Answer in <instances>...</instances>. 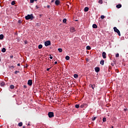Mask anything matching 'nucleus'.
Returning a JSON list of instances; mask_svg holds the SVG:
<instances>
[{"mask_svg":"<svg viewBox=\"0 0 128 128\" xmlns=\"http://www.w3.org/2000/svg\"><path fill=\"white\" fill-rule=\"evenodd\" d=\"M76 22H78V20H76Z\"/></svg>","mask_w":128,"mask_h":128,"instance_id":"5fc2aeb1","label":"nucleus"},{"mask_svg":"<svg viewBox=\"0 0 128 128\" xmlns=\"http://www.w3.org/2000/svg\"><path fill=\"white\" fill-rule=\"evenodd\" d=\"M75 108H80V104L75 105Z\"/></svg>","mask_w":128,"mask_h":128,"instance_id":"bb28decb","label":"nucleus"},{"mask_svg":"<svg viewBox=\"0 0 128 128\" xmlns=\"http://www.w3.org/2000/svg\"><path fill=\"white\" fill-rule=\"evenodd\" d=\"M34 1L36 2V1H38V0H34Z\"/></svg>","mask_w":128,"mask_h":128,"instance_id":"603ef678","label":"nucleus"},{"mask_svg":"<svg viewBox=\"0 0 128 128\" xmlns=\"http://www.w3.org/2000/svg\"><path fill=\"white\" fill-rule=\"evenodd\" d=\"M58 64V62L56 61L54 62V64Z\"/></svg>","mask_w":128,"mask_h":128,"instance_id":"49530a36","label":"nucleus"},{"mask_svg":"<svg viewBox=\"0 0 128 128\" xmlns=\"http://www.w3.org/2000/svg\"><path fill=\"white\" fill-rule=\"evenodd\" d=\"M28 84L30 86H32V80H29L28 82Z\"/></svg>","mask_w":128,"mask_h":128,"instance_id":"39448f33","label":"nucleus"},{"mask_svg":"<svg viewBox=\"0 0 128 128\" xmlns=\"http://www.w3.org/2000/svg\"><path fill=\"white\" fill-rule=\"evenodd\" d=\"M84 12H88V7H86V8H84Z\"/></svg>","mask_w":128,"mask_h":128,"instance_id":"dca6fc26","label":"nucleus"},{"mask_svg":"<svg viewBox=\"0 0 128 128\" xmlns=\"http://www.w3.org/2000/svg\"><path fill=\"white\" fill-rule=\"evenodd\" d=\"M52 2H54V0H52Z\"/></svg>","mask_w":128,"mask_h":128,"instance_id":"de8ad7c7","label":"nucleus"},{"mask_svg":"<svg viewBox=\"0 0 128 128\" xmlns=\"http://www.w3.org/2000/svg\"><path fill=\"white\" fill-rule=\"evenodd\" d=\"M74 78H78V74H74Z\"/></svg>","mask_w":128,"mask_h":128,"instance_id":"412c9836","label":"nucleus"},{"mask_svg":"<svg viewBox=\"0 0 128 128\" xmlns=\"http://www.w3.org/2000/svg\"><path fill=\"white\" fill-rule=\"evenodd\" d=\"M48 116L50 118H54V112H49L48 113Z\"/></svg>","mask_w":128,"mask_h":128,"instance_id":"7ed1b4c3","label":"nucleus"},{"mask_svg":"<svg viewBox=\"0 0 128 128\" xmlns=\"http://www.w3.org/2000/svg\"><path fill=\"white\" fill-rule=\"evenodd\" d=\"M10 58H14V56H10Z\"/></svg>","mask_w":128,"mask_h":128,"instance_id":"a19ab883","label":"nucleus"},{"mask_svg":"<svg viewBox=\"0 0 128 128\" xmlns=\"http://www.w3.org/2000/svg\"><path fill=\"white\" fill-rule=\"evenodd\" d=\"M118 56H120V54H118V53L117 54H116V57L118 58Z\"/></svg>","mask_w":128,"mask_h":128,"instance_id":"473e14b6","label":"nucleus"},{"mask_svg":"<svg viewBox=\"0 0 128 128\" xmlns=\"http://www.w3.org/2000/svg\"><path fill=\"white\" fill-rule=\"evenodd\" d=\"M102 2H103L102 0H99L98 1L99 4H102Z\"/></svg>","mask_w":128,"mask_h":128,"instance_id":"c85d7f7f","label":"nucleus"},{"mask_svg":"<svg viewBox=\"0 0 128 128\" xmlns=\"http://www.w3.org/2000/svg\"><path fill=\"white\" fill-rule=\"evenodd\" d=\"M63 22H64V24H66V18H64V19L63 20Z\"/></svg>","mask_w":128,"mask_h":128,"instance_id":"c756f323","label":"nucleus"},{"mask_svg":"<svg viewBox=\"0 0 128 128\" xmlns=\"http://www.w3.org/2000/svg\"><path fill=\"white\" fill-rule=\"evenodd\" d=\"M96 117H92V120L94 122V120H96Z\"/></svg>","mask_w":128,"mask_h":128,"instance_id":"7c9ffc66","label":"nucleus"},{"mask_svg":"<svg viewBox=\"0 0 128 128\" xmlns=\"http://www.w3.org/2000/svg\"><path fill=\"white\" fill-rule=\"evenodd\" d=\"M11 68H14V66H11Z\"/></svg>","mask_w":128,"mask_h":128,"instance_id":"8fccbe9b","label":"nucleus"},{"mask_svg":"<svg viewBox=\"0 0 128 128\" xmlns=\"http://www.w3.org/2000/svg\"><path fill=\"white\" fill-rule=\"evenodd\" d=\"M10 88H11V90H14V86L10 85Z\"/></svg>","mask_w":128,"mask_h":128,"instance_id":"4be33fe9","label":"nucleus"},{"mask_svg":"<svg viewBox=\"0 0 128 128\" xmlns=\"http://www.w3.org/2000/svg\"><path fill=\"white\" fill-rule=\"evenodd\" d=\"M25 18L27 20H34V16L33 14H28L26 16H25Z\"/></svg>","mask_w":128,"mask_h":128,"instance_id":"f257e3e1","label":"nucleus"},{"mask_svg":"<svg viewBox=\"0 0 128 128\" xmlns=\"http://www.w3.org/2000/svg\"><path fill=\"white\" fill-rule=\"evenodd\" d=\"M34 0H30V2H31V4L34 3Z\"/></svg>","mask_w":128,"mask_h":128,"instance_id":"c9c22d12","label":"nucleus"},{"mask_svg":"<svg viewBox=\"0 0 128 128\" xmlns=\"http://www.w3.org/2000/svg\"><path fill=\"white\" fill-rule=\"evenodd\" d=\"M94 70H95V72H100V68L99 67H96L94 68Z\"/></svg>","mask_w":128,"mask_h":128,"instance_id":"1a4fd4ad","label":"nucleus"},{"mask_svg":"<svg viewBox=\"0 0 128 128\" xmlns=\"http://www.w3.org/2000/svg\"><path fill=\"white\" fill-rule=\"evenodd\" d=\"M22 128H26V126H23Z\"/></svg>","mask_w":128,"mask_h":128,"instance_id":"3c124183","label":"nucleus"},{"mask_svg":"<svg viewBox=\"0 0 128 128\" xmlns=\"http://www.w3.org/2000/svg\"><path fill=\"white\" fill-rule=\"evenodd\" d=\"M17 66H20V63L18 64H17Z\"/></svg>","mask_w":128,"mask_h":128,"instance_id":"4c0bfd02","label":"nucleus"},{"mask_svg":"<svg viewBox=\"0 0 128 128\" xmlns=\"http://www.w3.org/2000/svg\"><path fill=\"white\" fill-rule=\"evenodd\" d=\"M18 72H20V71L16 70V71H15V72H14V74H18Z\"/></svg>","mask_w":128,"mask_h":128,"instance_id":"f704fd0d","label":"nucleus"},{"mask_svg":"<svg viewBox=\"0 0 128 128\" xmlns=\"http://www.w3.org/2000/svg\"><path fill=\"white\" fill-rule=\"evenodd\" d=\"M50 68H47L46 69V70L48 71V70H50Z\"/></svg>","mask_w":128,"mask_h":128,"instance_id":"58836bf2","label":"nucleus"},{"mask_svg":"<svg viewBox=\"0 0 128 128\" xmlns=\"http://www.w3.org/2000/svg\"><path fill=\"white\" fill-rule=\"evenodd\" d=\"M24 88H26L27 86H26L24 85Z\"/></svg>","mask_w":128,"mask_h":128,"instance_id":"ea45409f","label":"nucleus"},{"mask_svg":"<svg viewBox=\"0 0 128 128\" xmlns=\"http://www.w3.org/2000/svg\"><path fill=\"white\" fill-rule=\"evenodd\" d=\"M102 120H103L104 122H106V118H104L102 119Z\"/></svg>","mask_w":128,"mask_h":128,"instance_id":"cd10ccee","label":"nucleus"},{"mask_svg":"<svg viewBox=\"0 0 128 128\" xmlns=\"http://www.w3.org/2000/svg\"><path fill=\"white\" fill-rule=\"evenodd\" d=\"M114 32H117L119 36H120V30H118L116 27H114Z\"/></svg>","mask_w":128,"mask_h":128,"instance_id":"f03ea898","label":"nucleus"},{"mask_svg":"<svg viewBox=\"0 0 128 128\" xmlns=\"http://www.w3.org/2000/svg\"><path fill=\"white\" fill-rule=\"evenodd\" d=\"M0 86H4V82H2L0 83Z\"/></svg>","mask_w":128,"mask_h":128,"instance_id":"a878e982","label":"nucleus"},{"mask_svg":"<svg viewBox=\"0 0 128 128\" xmlns=\"http://www.w3.org/2000/svg\"><path fill=\"white\" fill-rule=\"evenodd\" d=\"M60 4V2L59 0H56L55 1V4H56V6H58Z\"/></svg>","mask_w":128,"mask_h":128,"instance_id":"6e6552de","label":"nucleus"},{"mask_svg":"<svg viewBox=\"0 0 128 128\" xmlns=\"http://www.w3.org/2000/svg\"><path fill=\"white\" fill-rule=\"evenodd\" d=\"M92 28H98V26L96 24H93Z\"/></svg>","mask_w":128,"mask_h":128,"instance_id":"f8f14e48","label":"nucleus"},{"mask_svg":"<svg viewBox=\"0 0 128 128\" xmlns=\"http://www.w3.org/2000/svg\"><path fill=\"white\" fill-rule=\"evenodd\" d=\"M44 44L46 46H50V40L46 41L44 42Z\"/></svg>","mask_w":128,"mask_h":128,"instance_id":"20e7f679","label":"nucleus"},{"mask_svg":"<svg viewBox=\"0 0 128 128\" xmlns=\"http://www.w3.org/2000/svg\"><path fill=\"white\" fill-rule=\"evenodd\" d=\"M126 110H128V109H126V108L124 109V112H126Z\"/></svg>","mask_w":128,"mask_h":128,"instance_id":"c03bdc74","label":"nucleus"},{"mask_svg":"<svg viewBox=\"0 0 128 128\" xmlns=\"http://www.w3.org/2000/svg\"><path fill=\"white\" fill-rule=\"evenodd\" d=\"M28 126H30V124H28Z\"/></svg>","mask_w":128,"mask_h":128,"instance_id":"bf43d9fd","label":"nucleus"},{"mask_svg":"<svg viewBox=\"0 0 128 128\" xmlns=\"http://www.w3.org/2000/svg\"><path fill=\"white\" fill-rule=\"evenodd\" d=\"M90 86L92 88V90H94V88H96V84H94L93 85L90 84Z\"/></svg>","mask_w":128,"mask_h":128,"instance_id":"9b49d317","label":"nucleus"},{"mask_svg":"<svg viewBox=\"0 0 128 128\" xmlns=\"http://www.w3.org/2000/svg\"><path fill=\"white\" fill-rule=\"evenodd\" d=\"M25 44H26V42H25Z\"/></svg>","mask_w":128,"mask_h":128,"instance_id":"13d9d810","label":"nucleus"},{"mask_svg":"<svg viewBox=\"0 0 128 128\" xmlns=\"http://www.w3.org/2000/svg\"><path fill=\"white\" fill-rule=\"evenodd\" d=\"M112 128H114V126H112Z\"/></svg>","mask_w":128,"mask_h":128,"instance_id":"864d4df0","label":"nucleus"},{"mask_svg":"<svg viewBox=\"0 0 128 128\" xmlns=\"http://www.w3.org/2000/svg\"><path fill=\"white\" fill-rule=\"evenodd\" d=\"M102 56L103 58H106V52H102Z\"/></svg>","mask_w":128,"mask_h":128,"instance_id":"423d86ee","label":"nucleus"},{"mask_svg":"<svg viewBox=\"0 0 128 128\" xmlns=\"http://www.w3.org/2000/svg\"><path fill=\"white\" fill-rule=\"evenodd\" d=\"M86 50H92V48L90 47V46H86Z\"/></svg>","mask_w":128,"mask_h":128,"instance_id":"ddd939ff","label":"nucleus"},{"mask_svg":"<svg viewBox=\"0 0 128 128\" xmlns=\"http://www.w3.org/2000/svg\"><path fill=\"white\" fill-rule=\"evenodd\" d=\"M18 24H22V20H18Z\"/></svg>","mask_w":128,"mask_h":128,"instance_id":"e433bc0d","label":"nucleus"},{"mask_svg":"<svg viewBox=\"0 0 128 128\" xmlns=\"http://www.w3.org/2000/svg\"><path fill=\"white\" fill-rule=\"evenodd\" d=\"M25 44H26V42H25Z\"/></svg>","mask_w":128,"mask_h":128,"instance_id":"4d7b16f0","label":"nucleus"},{"mask_svg":"<svg viewBox=\"0 0 128 128\" xmlns=\"http://www.w3.org/2000/svg\"><path fill=\"white\" fill-rule=\"evenodd\" d=\"M4 34H0V40H4Z\"/></svg>","mask_w":128,"mask_h":128,"instance_id":"a211bd4d","label":"nucleus"},{"mask_svg":"<svg viewBox=\"0 0 128 128\" xmlns=\"http://www.w3.org/2000/svg\"><path fill=\"white\" fill-rule=\"evenodd\" d=\"M0 60H2L0 58Z\"/></svg>","mask_w":128,"mask_h":128,"instance_id":"6e6d98bb","label":"nucleus"},{"mask_svg":"<svg viewBox=\"0 0 128 128\" xmlns=\"http://www.w3.org/2000/svg\"><path fill=\"white\" fill-rule=\"evenodd\" d=\"M58 50L59 52H62V49L61 48H58Z\"/></svg>","mask_w":128,"mask_h":128,"instance_id":"393cba45","label":"nucleus"},{"mask_svg":"<svg viewBox=\"0 0 128 128\" xmlns=\"http://www.w3.org/2000/svg\"><path fill=\"white\" fill-rule=\"evenodd\" d=\"M18 126H22V122H19Z\"/></svg>","mask_w":128,"mask_h":128,"instance_id":"5701e85b","label":"nucleus"},{"mask_svg":"<svg viewBox=\"0 0 128 128\" xmlns=\"http://www.w3.org/2000/svg\"><path fill=\"white\" fill-rule=\"evenodd\" d=\"M100 18H102V20H104V16L102 15L100 16Z\"/></svg>","mask_w":128,"mask_h":128,"instance_id":"2f4dec72","label":"nucleus"},{"mask_svg":"<svg viewBox=\"0 0 128 128\" xmlns=\"http://www.w3.org/2000/svg\"><path fill=\"white\" fill-rule=\"evenodd\" d=\"M100 64H102V66H104V60H102L100 61Z\"/></svg>","mask_w":128,"mask_h":128,"instance_id":"9d476101","label":"nucleus"},{"mask_svg":"<svg viewBox=\"0 0 128 128\" xmlns=\"http://www.w3.org/2000/svg\"><path fill=\"white\" fill-rule=\"evenodd\" d=\"M36 9H38V6H36Z\"/></svg>","mask_w":128,"mask_h":128,"instance_id":"a18cd8bd","label":"nucleus"},{"mask_svg":"<svg viewBox=\"0 0 128 128\" xmlns=\"http://www.w3.org/2000/svg\"><path fill=\"white\" fill-rule=\"evenodd\" d=\"M36 26H40V22L36 23Z\"/></svg>","mask_w":128,"mask_h":128,"instance_id":"6ab92c4d","label":"nucleus"},{"mask_svg":"<svg viewBox=\"0 0 128 128\" xmlns=\"http://www.w3.org/2000/svg\"><path fill=\"white\" fill-rule=\"evenodd\" d=\"M39 50H40V48H42V44H40L38 46Z\"/></svg>","mask_w":128,"mask_h":128,"instance_id":"b1692460","label":"nucleus"},{"mask_svg":"<svg viewBox=\"0 0 128 128\" xmlns=\"http://www.w3.org/2000/svg\"><path fill=\"white\" fill-rule=\"evenodd\" d=\"M48 8H50V5L47 6Z\"/></svg>","mask_w":128,"mask_h":128,"instance_id":"09e8293b","label":"nucleus"},{"mask_svg":"<svg viewBox=\"0 0 128 128\" xmlns=\"http://www.w3.org/2000/svg\"><path fill=\"white\" fill-rule=\"evenodd\" d=\"M70 32H76V28L74 27H71L70 28Z\"/></svg>","mask_w":128,"mask_h":128,"instance_id":"0eeeda50","label":"nucleus"},{"mask_svg":"<svg viewBox=\"0 0 128 128\" xmlns=\"http://www.w3.org/2000/svg\"><path fill=\"white\" fill-rule=\"evenodd\" d=\"M116 8H122V4H118L116 5Z\"/></svg>","mask_w":128,"mask_h":128,"instance_id":"4468645a","label":"nucleus"},{"mask_svg":"<svg viewBox=\"0 0 128 128\" xmlns=\"http://www.w3.org/2000/svg\"><path fill=\"white\" fill-rule=\"evenodd\" d=\"M84 104H82L80 106V108H84Z\"/></svg>","mask_w":128,"mask_h":128,"instance_id":"72a5a7b5","label":"nucleus"},{"mask_svg":"<svg viewBox=\"0 0 128 128\" xmlns=\"http://www.w3.org/2000/svg\"><path fill=\"white\" fill-rule=\"evenodd\" d=\"M2 52H6V48H3L2 50Z\"/></svg>","mask_w":128,"mask_h":128,"instance_id":"2eb2a0df","label":"nucleus"},{"mask_svg":"<svg viewBox=\"0 0 128 128\" xmlns=\"http://www.w3.org/2000/svg\"><path fill=\"white\" fill-rule=\"evenodd\" d=\"M12 6H14L16 4V1H12L11 2Z\"/></svg>","mask_w":128,"mask_h":128,"instance_id":"f3484780","label":"nucleus"},{"mask_svg":"<svg viewBox=\"0 0 128 128\" xmlns=\"http://www.w3.org/2000/svg\"><path fill=\"white\" fill-rule=\"evenodd\" d=\"M66 60H70V56H66Z\"/></svg>","mask_w":128,"mask_h":128,"instance_id":"aec40b11","label":"nucleus"},{"mask_svg":"<svg viewBox=\"0 0 128 128\" xmlns=\"http://www.w3.org/2000/svg\"><path fill=\"white\" fill-rule=\"evenodd\" d=\"M111 65H112V66H114V64L112 63V64H111Z\"/></svg>","mask_w":128,"mask_h":128,"instance_id":"79ce46f5","label":"nucleus"},{"mask_svg":"<svg viewBox=\"0 0 128 128\" xmlns=\"http://www.w3.org/2000/svg\"><path fill=\"white\" fill-rule=\"evenodd\" d=\"M50 60H52V56H50Z\"/></svg>","mask_w":128,"mask_h":128,"instance_id":"37998d69","label":"nucleus"}]
</instances>
